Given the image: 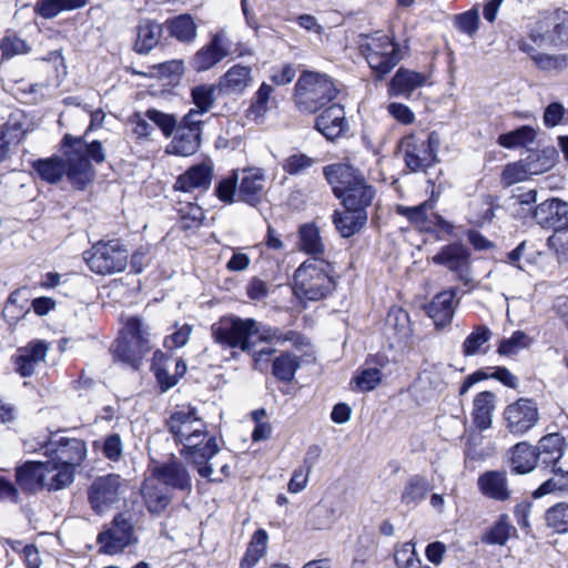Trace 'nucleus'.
<instances>
[{
    "instance_id": "1",
    "label": "nucleus",
    "mask_w": 568,
    "mask_h": 568,
    "mask_svg": "<svg viewBox=\"0 0 568 568\" xmlns=\"http://www.w3.org/2000/svg\"><path fill=\"white\" fill-rule=\"evenodd\" d=\"M212 335L216 343L242 352H253L257 344L294 346L303 344V337L294 331H282L264 325L254 318H241L234 315L221 317L212 325Z\"/></svg>"
},
{
    "instance_id": "2",
    "label": "nucleus",
    "mask_w": 568,
    "mask_h": 568,
    "mask_svg": "<svg viewBox=\"0 0 568 568\" xmlns=\"http://www.w3.org/2000/svg\"><path fill=\"white\" fill-rule=\"evenodd\" d=\"M166 427L179 454L190 464H203L220 452L215 436L210 435L207 424L195 407H183L166 419Z\"/></svg>"
},
{
    "instance_id": "3",
    "label": "nucleus",
    "mask_w": 568,
    "mask_h": 568,
    "mask_svg": "<svg viewBox=\"0 0 568 568\" xmlns=\"http://www.w3.org/2000/svg\"><path fill=\"white\" fill-rule=\"evenodd\" d=\"M26 448L29 452L43 449V455L48 463L53 467L55 476L68 487L72 484L77 468L85 460L88 456L87 443L75 437L54 435L49 440L40 444L39 447L26 442Z\"/></svg>"
},
{
    "instance_id": "4",
    "label": "nucleus",
    "mask_w": 568,
    "mask_h": 568,
    "mask_svg": "<svg viewBox=\"0 0 568 568\" xmlns=\"http://www.w3.org/2000/svg\"><path fill=\"white\" fill-rule=\"evenodd\" d=\"M64 155L65 160L58 156L37 160L32 168L48 183H58L65 175L75 189L83 190L94 179L91 163L79 154V150H65Z\"/></svg>"
},
{
    "instance_id": "5",
    "label": "nucleus",
    "mask_w": 568,
    "mask_h": 568,
    "mask_svg": "<svg viewBox=\"0 0 568 568\" xmlns=\"http://www.w3.org/2000/svg\"><path fill=\"white\" fill-rule=\"evenodd\" d=\"M329 263L321 258L303 262L294 273L293 291L302 301L316 302L325 298L335 287Z\"/></svg>"
},
{
    "instance_id": "6",
    "label": "nucleus",
    "mask_w": 568,
    "mask_h": 568,
    "mask_svg": "<svg viewBox=\"0 0 568 568\" xmlns=\"http://www.w3.org/2000/svg\"><path fill=\"white\" fill-rule=\"evenodd\" d=\"M338 90L326 75L307 71L301 74L295 84L294 100L300 111L315 113L336 98Z\"/></svg>"
},
{
    "instance_id": "7",
    "label": "nucleus",
    "mask_w": 568,
    "mask_h": 568,
    "mask_svg": "<svg viewBox=\"0 0 568 568\" xmlns=\"http://www.w3.org/2000/svg\"><path fill=\"white\" fill-rule=\"evenodd\" d=\"M534 217L544 229L555 231L547 240L548 247L558 255H566L568 235L561 232L568 231V202L558 197L548 199L535 207Z\"/></svg>"
},
{
    "instance_id": "8",
    "label": "nucleus",
    "mask_w": 568,
    "mask_h": 568,
    "mask_svg": "<svg viewBox=\"0 0 568 568\" xmlns=\"http://www.w3.org/2000/svg\"><path fill=\"white\" fill-rule=\"evenodd\" d=\"M111 351L115 359L138 367L151 351L150 333L140 318L131 317L126 321Z\"/></svg>"
},
{
    "instance_id": "9",
    "label": "nucleus",
    "mask_w": 568,
    "mask_h": 568,
    "mask_svg": "<svg viewBox=\"0 0 568 568\" xmlns=\"http://www.w3.org/2000/svg\"><path fill=\"white\" fill-rule=\"evenodd\" d=\"M440 136L437 132H418L404 136L400 150L406 166L412 172L425 171L437 162Z\"/></svg>"
},
{
    "instance_id": "10",
    "label": "nucleus",
    "mask_w": 568,
    "mask_h": 568,
    "mask_svg": "<svg viewBox=\"0 0 568 568\" xmlns=\"http://www.w3.org/2000/svg\"><path fill=\"white\" fill-rule=\"evenodd\" d=\"M361 47L369 68L378 78L390 72L402 59L394 38L382 32L366 37Z\"/></svg>"
},
{
    "instance_id": "11",
    "label": "nucleus",
    "mask_w": 568,
    "mask_h": 568,
    "mask_svg": "<svg viewBox=\"0 0 568 568\" xmlns=\"http://www.w3.org/2000/svg\"><path fill=\"white\" fill-rule=\"evenodd\" d=\"M85 262L97 274L110 275L125 270L129 253L118 241L99 242L87 253Z\"/></svg>"
},
{
    "instance_id": "12",
    "label": "nucleus",
    "mask_w": 568,
    "mask_h": 568,
    "mask_svg": "<svg viewBox=\"0 0 568 568\" xmlns=\"http://www.w3.org/2000/svg\"><path fill=\"white\" fill-rule=\"evenodd\" d=\"M16 481L23 491L29 493L65 488L48 460L24 463L16 469Z\"/></svg>"
},
{
    "instance_id": "13",
    "label": "nucleus",
    "mask_w": 568,
    "mask_h": 568,
    "mask_svg": "<svg viewBox=\"0 0 568 568\" xmlns=\"http://www.w3.org/2000/svg\"><path fill=\"white\" fill-rule=\"evenodd\" d=\"M136 541L132 519L125 514L116 515L111 527L101 531L97 537L99 552L105 555L121 554L126 547Z\"/></svg>"
},
{
    "instance_id": "14",
    "label": "nucleus",
    "mask_w": 568,
    "mask_h": 568,
    "mask_svg": "<svg viewBox=\"0 0 568 568\" xmlns=\"http://www.w3.org/2000/svg\"><path fill=\"white\" fill-rule=\"evenodd\" d=\"M537 404L529 398H519L503 410V420L507 432L516 437L530 432L539 422Z\"/></svg>"
},
{
    "instance_id": "15",
    "label": "nucleus",
    "mask_w": 568,
    "mask_h": 568,
    "mask_svg": "<svg viewBox=\"0 0 568 568\" xmlns=\"http://www.w3.org/2000/svg\"><path fill=\"white\" fill-rule=\"evenodd\" d=\"M126 491V483L115 474L100 476L92 481L89 500L95 513L101 514L118 503Z\"/></svg>"
},
{
    "instance_id": "16",
    "label": "nucleus",
    "mask_w": 568,
    "mask_h": 568,
    "mask_svg": "<svg viewBox=\"0 0 568 568\" xmlns=\"http://www.w3.org/2000/svg\"><path fill=\"white\" fill-rule=\"evenodd\" d=\"M433 262L456 274L464 284H469L473 281L470 253L462 244L454 243L443 246L433 256Z\"/></svg>"
},
{
    "instance_id": "17",
    "label": "nucleus",
    "mask_w": 568,
    "mask_h": 568,
    "mask_svg": "<svg viewBox=\"0 0 568 568\" xmlns=\"http://www.w3.org/2000/svg\"><path fill=\"white\" fill-rule=\"evenodd\" d=\"M434 206L435 202L429 200L416 206L398 205L396 212L407 217L419 231L433 232L436 227H439L450 232L453 226L434 211Z\"/></svg>"
},
{
    "instance_id": "18",
    "label": "nucleus",
    "mask_w": 568,
    "mask_h": 568,
    "mask_svg": "<svg viewBox=\"0 0 568 568\" xmlns=\"http://www.w3.org/2000/svg\"><path fill=\"white\" fill-rule=\"evenodd\" d=\"M230 53V41L225 30H221L212 36L209 43L195 52L191 59V67L203 72L212 69Z\"/></svg>"
},
{
    "instance_id": "19",
    "label": "nucleus",
    "mask_w": 568,
    "mask_h": 568,
    "mask_svg": "<svg viewBox=\"0 0 568 568\" xmlns=\"http://www.w3.org/2000/svg\"><path fill=\"white\" fill-rule=\"evenodd\" d=\"M531 39L535 42L540 39L555 45H568V12L558 11L540 21L539 33H532Z\"/></svg>"
},
{
    "instance_id": "20",
    "label": "nucleus",
    "mask_w": 568,
    "mask_h": 568,
    "mask_svg": "<svg viewBox=\"0 0 568 568\" xmlns=\"http://www.w3.org/2000/svg\"><path fill=\"white\" fill-rule=\"evenodd\" d=\"M324 176L335 196L343 195L345 190L364 178L362 172L348 163H333L323 169Z\"/></svg>"
},
{
    "instance_id": "21",
    "label": "nucleus",
    "mask_w": 568,
    "mask_h": 568,
    "mask_svg": "<svg viewBox=\"0 0 568 568\" xmlns=\"http://www.w3.org/2000/svg\"><path fill=\"white\" fill-rule=\"evenodd\" d=\"M49 344L44 341H32L27 346L18 349L14 356L17 372L23 376H31L40 363L45 362Z\"/></svg>"
},
{
    "instance_id": "22",
    "label": "nucleus",
    "mask_w": 568,
    "mask_h": 568,
    "mask_svg": "<svg viewBox=\"0 0 568 568\" xmlns=\"http://www.w3.org/2000/svg\"><path fill=\"white\" fill-rule=\"evenodd\" d=\"M253 83L251 67L234 64L217 82L219 91L225 95H241Z\"/></svg>"
},
{
    "instance_id": "23",
    "label": "nucleus",
    "mask_w": 568,
    "mask_h": 568,
    "mask_svg": "<svg viewBox=\"0 0 568 568\" xmlns=\"http://www.w3.org/2000/svg\"><path fill=\"white\" fill-rule=\"evenodd\" d=\"M151 475L156 477L165 488L180 490L191 489L189 471L184 464L179 460L174 459L153 468Z\"/></svg>"
},
{
    "instance_id": "24",
    "label": "nucleus",
    "mask_w": 568,
    "mask_h": 568,
    "mask_svg": "<svg viewBox=\"0 0 568 568\" xmlns=\"http://www.w3.org/2000/svg\"><path fill=\"white\" fill-rule=\"evenodd\" d=\"M213 176V162L205 160L191 166L181 174L174 184V189L182 192H191L195 189H207Z\"/></svg>"
},
{
    "instance_id": "25",
    "label": "nucleus",
    "mask_w": 568,
    "mask_h": 568,
    "mask_svg": "<svg viewBox=\"0 0 568 568\" xmlns=\"http://www.w3.org/2000/svg\"><path fill=\"white\" fill-rule=\"evenodd\" d=\"M496 407L497 396L493 392L484 390L474 397L470 416L476 429L484 432L493 426Z\"/></svg>"
},
{
    "instance_id": "26",
    "label": "nucleus",
    "mask_w": 568,
    "mask_h": 568,
    "mask_svg": "<svg viewBox=\"0 0 568 568\" xmlns=\"http://www.w3.org/2000/svg\"><path fill=\"white\" fill-rule=\"evenodd\" d=\"M455 291H443L434 296L426 305V313L433 320L436 327H444L453 321L455 307Z\"/></svg>"
},
{
    "instance_id": "27",
    "label": "nucleus",
    "mask_w": 568,
    "mask_h": 568,
    "mask_svg": "<svg viewBox=\"0 0 568 568\" xmlns=\"http://www.w3.org/2000/svg\"><path fill=\"white\" fill-rule=\"evenodd\" d=\"M315 125L327 140L341 136L347 130L344 108L332 104L317 116Z\"/></svg>"
},
{
    "instance_id": "28",
    "label": "nucleus",
    "mask_w": 568,
    "mask_h": 568,
    "mask_svg": "<svg viewBox=\"0 0 568 568\" xmlns=\"http://www.w3.org/2000/svg\"><path fill=\"white\" fill-rule=\"evenodd\" d=\"M538 462L546 467H551L552 471L557 474L561 471L558 463L565 453V438L557 434H548L544 436L536 448Z\"/></svg>"
},
{
    "instance_id": "29",
    "label": "nucleus",
    "mask_w": 568,
    "mask_h": 568,
    "mask_svg": "<svg viewBox=\"0 0 568 568\" xmlns=\"http://www.w3.org/2000/svg\"><path fill=\"white\" fill-rule=\"evenodd\" d=\"M477 485L479 491L490 499L506 501L510 498L511 491L508 487L506 471H486L478 477Z\"/></svg>"
},
{
    "instance_id": "30",
    "label": "nucleus",
    "mask_w": 568,
    "mask_h": 568,
    "mask_svg": "<svg viewBox=\"0 0 568 568\" xmlns=\"http://www.w3.org/2000/svg\"><path fill=\"white\" fill-rule=\"evenodd\" d=\"M265 183V173L261 169H247L243 171V176L239 186V197L241 201L256 205L261 202Z\"/></svg>"
},
{
    "instance_id": "31",
    "label": "nucleus",
    "mask_w": 568,
    "mask_h": 568,
    "mask_svg": "<svg viewBox=\"0 0 568 568\" xmlns=\"http://www.w3.org/2000/svg\"><path fill=\"white\" fill-rule=\"evenodd\" d=\"M375 194V189L367 183L364 176L361 179V182H356L345 190L343 195L336 197L342 201L343 206L347 210H362L367 212V207L371 206Z\"/></svg>"
},
{
    "instance_id": "32",
    "label": "nucleus",
    "mask_w": 568,
    "mask_h": 568,
    "mask_svg": "<svg viewBox=\"0 0 568 568\" xmlns=\"http://www.w3.org/2000/svg\"><path fill=\"white\" fill-rule=\"evenodd\" d=\"M426 80L423 73L400 68L389 82L388 95L409 98L414 90L426 83Z\"/></svg>"
},
{
    "instance_id": "33",
    "label": "nucleus",
    "mask_w": 568,
    "mask_h": 568,
    "mask_svg": "<svg viewBox=\"0 0 568 568\" xmlns=\"http://www.w3.org/2000/svg\"><path fill=\"white\" fill-rule=\"evenodd\" d=\"M165 489L158 478L152 475L144 479L141 494L149 511L152 514H160L168 507L170 496Z\"/></svg>"
},
{
    "instance_id": "34",
    "label": "nucleus",
    "mask_w": 568,
    "mask_h": 568,
    "mask_svg": "<svg viewBox=\"0 0 568 568\" xmlns=\"http://www.w3.org/2000/svg\"><path fill=\"white\" fill-rule=\"evenodd\" d=\"M385 331L388 338L397 343L406 342L412 336L410 318L402 307L393 306L387 313Z\"/></svg>"
},
{
    "instance_id": "35",
    "label": "nucleus",
    "mask_w": 568,
    "mask_h": 568,
    "mask_svg": "<svg viewBox=\"0 0 568 568\" xmlns=\"http://www.w3.org/2000/svg\"><path fill=\"white\" fill-rule=\"evenodd\" d=\"M508 454L511 469L516 474H528L538 463L536 448L527 442L517 443Z\"/></svg>"
},
{
    "instance_id": "36",
    "label": "nucleus",
    "mask_w": 568,
    "mask_h": 568,
    "mask_svg": "<svg viewBox=\"0 0 568 568\" xmlns=\"http://www.w3.org/2000/svg\"><path fill=\"white\" fill-rule=\"evenodd\" d=\"M162 36V26L153 20H141L136 27L134 50L140 54H146L153 50Z\"/></svg>"
},
{
    "instance_id": "37",
    "label": "nucleus",
    "mask_w": 568,
    "mask_h": 568,
    "mask_svg": "<svg viewBox=\"0 0 568 568\" xmlns=\"http://www.w3.org/2000/svg\"><path fill=\"white\" fill-rule=\"evenodd\" d=\"M367 222V212L362 210H347L344 212L335 211L333 214V223L337 232L343 237H351L361 231Z\"/></svg>"
},
{
    "instance_id": "38",
    "label": "nucleus",
    "mask_w": 568,
    "mask_h": 568,
    "mask_svg": "<svg viewBox=\"0 0 568 568\" xmlns=\"http://www.w3.org/2000/svg\"><path fill=\"white\" fill-rule=\"evenodd\" d=\"M494 378L500 382L503 385L509 387V388H517L518 387V378L506 367L497 366L494 368V372L491 374H487L484 371H477L470 375H468L460 388L459 394L465 395L475 384L488 379Z\"/></svg>"
},
{
    "instance_id": "39",
    "label": "nucleus",
    "mask_w": 568,
    "mask_h": 568,
    "mask_svg": "<svg viewBox=\"0 0 568 568\" xmlns=\"http://www.w3.org/2000/svg\"><path fill=\"white\" fill-rule=\"evenodd\" d=\"M171 37L182 43H192L197 37V26L190 14H180L165 21Z\"/></svg>"
},
{
    "instance_id": "40",
    "label": "nucleus",
    "mask_w": 568,
    "mask_h": 568,
    "mask_svg": "<svg viewBox=\"0 0 568 568\" xmlns=\"http://www.w3.org/2000/svg\"><path fill=\"white\" fill-rule=\"evenodd\" d=\"M429 490V481L423 476L414 475L407 479L400 495V501L406 507L414 508L425 499Z\"/></svg>"
},
{
    "instance_id": "41",
    "label": "nucleus",
    "mask_w": 568,
    "mask_h": 568,
    "mask_svg": "<svg viewBox=\"0 0 568 568\" xmlns=\"http://www.w3.org/2000/svg\"><path fill=\"white\" fill-rule=\"evenodd\" d=\"M268 545V534L265 529H257L251 537L246 551L241 559V567L254 568L256 564L266 555Z\"/></svg>"
},
{
    "instance_id": "42",
    "label": "nucleus",
    "mask_w": 568,
    "mask_h": 568,
    "mask_svg": "<svg viewBox=\"0 0 568 568\" xmlns=\"http://www.w3.org/2000/svg\"><path fill=\"white\" fill-rule=\"evenodd\" d=\"M201 145V139L195 133H190L185 129H178L175 136L168 144L165 152L178 156H191L197 152Z\"/></svg>"
},
{
    "instance_id": "43",
    "label": "nucleus",
    "mask_w": 568,
    "mask_h": 568,
    "mask_svg": "<svg viewBox=\"0 0 568 568\" xmlns=\"http://www.w3.org/2000/svg\"><path fill=\"white\" fill-rule=\"evenodd\" d=\"M89 0H38L36 14L43 19H53L63 11H72L87 6Z\"/></svg>"
},
{
    "instance_id": "44",
    "label": "nucleus",
    "mask_w": 568,
    "mask_h": 568,
    "mask_svg": "<svg viewBox=\"0 0 568 568\" xmlns=\"http://www.w3.org/2000/svg\"><path fill=\"white\" fill-rule=\"evenodd\" d=\"M63 144L65 148H69L68 152H74L79 150V154L85 159L89 163L88 158L95 163H102L105 160V153L100 141H92L91 143H85L82 138H72L71 135H65L63 139Z\"/></svg>"
},
{
    "instance_id": "45",
    "label": "nucleus",
    "mask_w": 568,
    "mask_h": 568,
    "mask_svg": "<svg viewBox=\"0 0 568 568\" xmlns=\"http://www.w3.org/2000/svg\"><path fill=\"white\" fill-rule=\"evenodd\" d=\"M535 139L536 130L529 125H524L514 131L500 134L497 142L505 149H517L532 144Z\"/></svg>"
},
{
    "instance_id": "46",
    "label": "nucleus",
    "mask_w": 568,
    "mask_h": 568,
    "mask_svg": "<svg viewBox=\"0 0 568 568\" xmlns=\"http://www.w3.org/2000/svg\"><path fill=\"white\" fill-rule=\"evenodd\" d=\"M273 87L266 82H262L251 101L247 109V118L260 121L268 112V103L273 93Z\"/></svg>"
},
{
    "instance_id": "47",
    "label": "nucleus",
    "mask_w": 568,
    "mask_h": 568,
    "mask_svg": "<svg viewBox=\"0 0 568 568\" xmlns=\"http://www.w3.org/2000/svg\"><path fill=\"white\" fill-rule=\"evenodd\" d=\"M300 367V358L291 353H283L273 361V375L282 382H292Z\"/></svg>"
},
{
    "instance_id": "48",
    "label": "nucleus",
    "mask_w": 568,
    "mask_h": 568,
    "mask_svg": "<svg viewBox=\"0 0 568 568\" xmlns=\"http://www.w3.org/2000/svg\"><path fill=\"white\" fill-rule=\"evenodd\" d=\"M394 561L397 568H422V560L417 555L413 541L397 544L394 548Z\"/></svg>"
},
{
    "instance_id": "49",
    "label": "nucleus",
    "mask_w": 568,
    "mask_h": 568,
    "mask_svg": "<svg viewBox=\"0 0 568 568\" xmlns=\"http://www.w3.org/2000/svg\"><path fill=\"white\" fill-rule=\"evenodd\" d=\"M491 337V331L487 326H477L464 341L463 354L466 357L480 354L483 346Z\"/></svg>"
},
{
    "instance_id": "50",
    "label": "nucleus",
    "mask_w": 568,
    "mask_h": 568,
    "mask_svg": "<svg viewBox=\"0 0 568 568\" xmlns=\"http://www.w3.org/2000/svg\"><path fill=\"white\" fill-rule=\"evenodd\" d=\"M534 343V338L523 331H515L510 337L503 339L498 345V354L514 355L518 352L529 348Z\"/></svg>"
},
{
    "instance_id": "51",
    "label": "nucleus",
    "mask_w": 568,
    "mask_h": 568,
    "mask_svg": "<svg viewBox=\"0 0 568 568\" xmlns=\"http://www.w3.org/2000/svg\"><path fill=\"white\" fill-rule=\"evenodd\" d=\"M217 84H201L192 89L191 95L195 109L206 113L211 110L215 101V91Z\"/></svg>"
},
{
    "instance_id": "52",
    "label": "nucleus",
    "mask_w": 568,
    "mask_h": 568,
    "mask_svg": "<svg viewBox=\"0 0 568 568\" xmlns=\"http://www.w3.org/2000/svg\"><path fill=\"white\" fill-rule=\"evenodd\" d=\"M546 523L554 531L564 534L568 531V504L559 503L546 513Z\"/></svg>"
},
{
    "instance_id": "53",
    "label": "nucleus",
    "mask_w": 568,
    "mask_h": 568,
    "mask_svg": "<svg viewBox=\"0 0 568 568\" xmlns=\"http://www.w3.org/2000/svg\"><path fill=\"white\" fill-rule=\"evenodd\" d=\"M382 372L377 367H362L354 376L353 382L361 392H371L382 382Z\"/></svg>"
},
{
    "instance_id": "54",
    "label": "nucleus",
    "mask_w": 568,
    "mask_h": 568,
    "mask_svg": "<svg viewBox=\"0 0 568 568\" xmlns=\"http://www.w3.org/2000/svg\"><path fill=\"white\" fill-rule=\"evenodd\" d=\"M301 248L310 254H318L324 251V244L320 231L314 225H303L300 230Z\"/></svg>"
},
{
    "instance_id": "55",
    "label": "nucleus",
    "mask_w": 568,
    "mask_h": 568,
    "mask_svg": "<svg viewBox=\"0 0 568 568\" xmlns=\"http://www.w3.org/2000/svg\"><path fill=\"white\" fill-rule=\"evenodd\" d=\"M470 209L469 221L474 224L481 225L494 219V205L491 199L488 196L471 202Z\"/></svg>"
},
{
    "instance_id": "56",
    "label": "nucleus",
    "mask_w": 568,
    "mask_h": 568,
    "mask_svg": "<svg viewBox=\"0 0 568 568\" xmlns=\"http://www.w3.org/2000/svg\"><path fill=\"white\" fill-rule=\"evenodd\" d=\"M315 163V159L304 153H294L283 161L282 168L290 175H298L305 173Z\"/></svg>"
},
{
    "instance_id": "57",
    "label": "nucleus",
    "mask_w": 568,
    "mask_h": 568,
    "mask_svg": "<svg viewBox=\"0 0 568 568\" xmlns=\"http://www.w3.org/2000/svg\"><path fill=\"white\" fill-rule=\"evenodd\" d=\"M536 65L548 72H560L568 67V59L565 54L537 53L532 55Z\"/></svg>"
},
{
    "instance_id": "58",
    "label": "nucleus",
    "mask_w": 568,
    "mask_h": 568,
    "mask_svg": "<svg viewBox=\"0 0 568 568\" xmlns=\"http://www.w3.org/2000/svg\"><path fill=\"white\" fill-rule=\"evenodd\" d=\"M529 172L536 170L527 168L526 160L508 164L501 174L503 182L507 185L523 182L529 178Z\"/></svg>"
},
{
    "instance_id": "59",
    "label": "nucleus",
    "mask_w": 568,
    "mask_h": 568,
    "mask_svg": "<svg viewBox=\"0 0 568 568\" xmlns=\"http://www.w3.org/2000/svg\"><path fill=\"white\" fill-rule=\"evenodd\" d=\"M479 11L477 7L459 13L455 18L457 29L469 37H474L476 34L479 29Z\"/></svg>"
},
{
    "instance_id": "60",
    "label": "nucleus",
    "mask_w": 568,
    "mask_h": 568,
    "mask_svg": "<svg viewBox=\"0 0 568 568\" xmlns=\"http://www.w3.org/2000/svg\"><path fill=\"white\" fill-rule=\"evenodd\" d=\"M145 116L154 123L163 133L169 138L173 134L178 125V120L173 114H168L155 109H150L145 112Z\"/></svg>"
},
{
    "instance_id": "61",
    "label": "nucleus",
    "mask_w": 568,
    "mask_h": 568,
    "mask_svg": "<svg viewBox=\"0 0 568 568\" xmlns=\"http://www.w3.org/2000/svg\"><path fill=\"white\" fill-rule=\"evenodd\" d=\"M237 182V171H233L231 175L221 180L215 187V194L219 200L226 204H232L236 194Z\"/></svg>"
},
{
    "instance_id": "62",
    "label": "nucleus",
    "mask_w": 568,
    "mask_h": 568,
    "mask_svg": "<svg viewBox=\"0 0 568 568\" xmlns=\"http://www.w3.org/2000/svg\"><path fill=\"white\" fill-rule=\"evenodd\" d=\"M0 49L2 57L6 59L13 58L19 54H27L30 52V45L18 37H4L0 41Z\"/></svg>"
},
{
    "instance_id": "63",
    "label": "nucleus",
    "mask_w": 568,
    "mask_h": 568,
    "mask_svg": "<svg viewBox=\"0 0 568 568\" xmlns=\"http://www.w3.org/2000/svg\"><path fill=\"white\" fill-rule=\"evenodd\" d=\"M507 516H503L500 520L489 530L486 541L491 545H505L510 536V525L506 521Z\"/></svg>"
},
{
    "instance_id": "64",
    "label": "nucleus",
    "mask_w": 568,
    "mask_h": 568,
    "mask_svg": "<svg viewBox=\"0 0 568 568\" xmlns=\"http://www.w3.org/2000/svg\"><path fill=\"white\" fill-rule=\"evenodd\" d=\"M179 212L184 221L185 229L199 226L204 220V211L194 203H187L185 206L181 207Z\"/></svg>"
}]
</instances>
